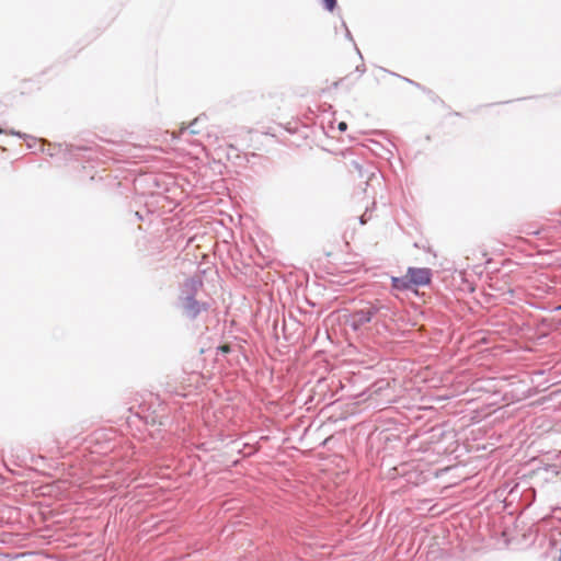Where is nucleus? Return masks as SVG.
I'll return each mask as SVG.
<instances>
[{
	"label": "nucleus",
	"mask_w": 561,
	"mask_h": 561,
	"mask_svg": "<svg viewBox=\"0 0 561 561\" xmlns=\"http://www.w3.org/2000/svg\"><path fill=\"white\" fill-rule=\"evenodd\" d=\"M202 287H203V279L201 276L190 277L184 282L180 297L196 298V295L202 289Z\"/></svg>",
	"instance_id": "20e7f679"
},
{
	"label": "nucleus",
	"mask_w": 561,
	"mask_h": 561,
	"mask_svg": "<svg viewBox=\"0 0 561 561\" xmlns=\"http://www.w3.org/2000/svg\"><path fill=\"white\" fill-rule=\"evenodd\" d=\"M391 285H392L393 289L399 290V291H404V290L411 289L407 274L404 276H400V277L392 276Z\"/></svg>",
	"instance_id": "39448f33"
},
{
	"label": "nucleus",
	"mask_w": 561,
	"mask_h": 561,
	"mask_svg": "<svg viewBox=\"0 0 561 561\" xmlns=\"http://www.w3.org/2000/svg\"><path fill=\"white\" fill-rule=\"evenodd\" d=\"M409 83L414 84V82L410 79H405Z\"/></svg>",
	"instance_id": "9b49d317"
},
{
	"label": "nucleus",
	"mask_w": 561,
	"mask_h": 561,
	"mask_svg": "<svg viewBox=\"0 0 561 561\" xmlns=\"http://www.w3.org/2000/svg\"><path fill=\"white\" fill-rule=\"evenodd\" d=\"M203 119V117H197L195 118L187 128H190V131L191 134H198L199 133V129H197V125L199 124V122Z\"/></svg>",
	"instance_id": "423d86ee"
},
{
	"label": "nucleus",
	"mask_w": 561,
	"mask_h": 561,
	"mask_svg": "<svg viewBox=\"0 0 561 561\" xmlns=\"http://www.w3.org/2000/svg\"><path fill=\"white\" fill-rule=\"evenodd\" d=\"M220 350H221L222 352H225V353L229 352V347H228V346H222V347H220Z\"/></svg>",
	"instance_id": "9d476101"
},
{
	"label": "nucleus",
	"mask_w": 561,
	"mask_h": 561,
	"mask_svg": "<svg viewBox=\"0 0 561 561\" xmlns=\"http://www.w3.org/2000/svg\"><path fill=\"white\" fill-rule=\"evenodd\" d=\"M11 134H12V135H16V136H19V137H21V138H22V137H26V135H25V134H21L20 131H11Z\"/></svg>",
	"instance_id": "1a4fd4ad"
},
{
	"label": "nucleus",
	"mask_w": 561,
	"mask_h": 561,
	"mask_svg": "<svg viewBox=\"0 0 561 561\" xmlns=\"http://www.w3.org/2000/svg\"><path fill=\"white\" fill-rule=\"evenodd\" d=\"M557 310H561V305L556 308Z\"/></svg>",
	"instance_id": "f8f14e48"
},
{
	"label": "nucleus",
	"mask_w": 561,
	"mask_h": 561,
	"mask_svg": "<svg viewBox=\"0 0 561 561\" xmlns=\"http://www.w3.org/2000/svg\"><path fill=\"white\" fill-rule=\"evenodd\" d=\"M323 4L328 11H333L336 7V0H323Z\"/></svg>",
	"instance_id": "0eeeda50"
},
{
	"label": "nucleus",
	"mask_w": 561,
	"mask_h": 561,
	"mask_svg": "<svg viewBox=\"0 0 561 561\" xmlns=\"http://www.w3.org/2000/svg\"><path fill=\"white\" fill-rule=\"evenodd\" d=\"M180 304L185 317L191 320H195L202 312L209 309V304L206 301H199L193 297H180Z\"/></svg>",
	"instance_id": "f03ea898"
},
{
	"label": "nucleus",
	"mask_w": 561,
	"mask_h": 561,
	"mask_svg": "<svg viewBox=\"0 0 561 561\" xmlns=\"http://www.w3.org/2000/svg\"><path fill=\"white\" fill-rule=\"evenodd\" d=\"M346 127H347V125H346V123H344V122H341V123L339 124V129H340V130H342V131H343V130H345V129H346Z\"/></svg>",
	"instance_id": "6e6552de"
},
{
	"label": "nucleus",
	"mask_w": 561,
	"mask_h": 561,
	"mask_svg": "<svg viewBox=\"0 0 561 561\" xmlns=\"http://www.w3.org/2000/svg\"><path fill=\"white\" fill-rule=\"evenodd\" d=\"M380 309L381 307L379 306L367 304L364 308L354 310L350 314L347 322L354 330L357 331L369 323Z\"/></svg>",
	"instance_id": "f257e3e1"
},
{
	"label": "nucleus",
	"mask_w": 561,
	"mask_h": 561,
	"mask_svg": "<svg viewBox=\"0 0 561 561\" xmlns=\"http://www.w3.org/2000/svg\"><path fill=\"white\" fill-rule=\"evenodd\" d=\"M407 276L412 289L428 285L432 279V271L427 267H408Z\"/></svg>",
	"instance_id": "7ed1b4c3"
}]
</instances>
